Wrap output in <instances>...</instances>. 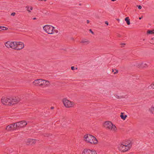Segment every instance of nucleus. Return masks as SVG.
Returning a JSON list of instances; mask_svg holds the SVG:
<instances>
[{"label":"nucleus","instance_id":"a878e982","mask_svg":"<svg viewBox=\"0 0 154 154\" xmlns=\"http://www.w3.org/2000/svg\"><path fill=\"white\" fill-rule=\"evenodd\" d=\"M137 6L139 9H141L142 8V7L140 5H137Z\"/></svg>","mask_w":154,"mask_h":154},{"label":"nucleus","instance_id":"dca6fc26","mask_svg":"<svg viewBox=\"0 0 154 154\" xmlns=\"http://www.w3.org/2000/svg\"><path fill=\"white\" fill-rule=\"evenodd\" d=\"M90 41L87 39L84 38L82 40L80 43L84 45H87L90 43Z\"/></svg>","mask_w":154,"mask_h":154},{"label":"nucleus","instance_id":"a19ab883","mask_svg":"<svg viewBox=\"0 0 154 154\" xmlns=\"http://www.w3.org/2000/svg\"><path fill=\"white\" fill-rule=\"evenodd\" d=\"M124 44V45H125V44Z\"/></svg>","mask_w":154,"mask_h":154},{"label":"nucleus","instance_id":"ea45409f","mask_svg":"<svg viewBox=\"0 0 154 154\" xmlns=\"http://www.w3.org/2000/svg\"><path fill=\"white\" fill-rule=\"evenodd\" d=\"M117 20H118V21H119V19H117Z\"/></svg>","mask_w":154,"mask_h":154},{"label":"nucleus","instance_id":"cd10ccee","mask_svg":"<svg viewBox=\"0 0 154 154\" xmlns=\"http://www.w3.org/2000/svg\"><path fill=\"white\" fill-rule=\"evenodd\" d=\"M71 69L72 70H74L75 69V67L73 66H72L71 67Z\"/></svg>","mask_w":154,"mask_h":154},{"label":"nucleus","instance_id":"a211bd4d","mask_svg":"<svg viewBox=\"0 0 154 154\" xmlns=\"http://www.w3.org/2000/svg\"><path fill=\"white\" fill-rule=\"evenodd\" d=\"M120 117L122 119H123V120H125L127 117V116L126 115H124L123 113L122 112L121 113Z\"/></svg>","mask_w":154,"mask_h":154},{"label":"nucleus","instance_id":"f3484780","mask_svg":"<svg viewBox=\"0 0 154 154\" xmlns=\"http://www.w3.org/2000/svg\"><path fill=\"white\" fill-rule=\"evenodd\" d=\"M149 111L150 113L154 114V105H152L149 108Z\"/></svg>","mask_w":154,"mask_h":154},{"label":"nucleus","instance_id":"4be33fe9","mask_svg":"<svg viewBox=\"0 0 154 154\" xmlns=\"http://www.w3.org/2000/svg\"><path fill=\"white\" fill-rule=\"evenodd\" d=\"M147 33L148 34H154V32L153 31V30H148L147 31Z\"/></svg>","mask_w":154,"mask_h":154},{"label":"nucleus","instance_id":"393cba45","mask_svg":"<svg viewBox=\"0 0 154 154\" xmlns=\"http://www.w3.org/2000/svg\"><path fill=\"white\" fill-rule=\"evenodd\" d=\"M2 28H3L2 30H7L8 29V28L6 27L3 26L2 27Z\"/></svg>","mask_w":154,"mask_h":154},{"label":"nucleus","instance_id":"f257e3e1","mask_svg":"<svg viewBox=\"0 0 154 154\" xmlns=\"http://www.w3.org/2000/svg\"><path fill=\"white\" fill-rule=\"evenodd\" d=\"M132 146V143L130 140H127L118 146L119 150L122 152H125L130 149Z\"/></svg>","mask_w":154,"mask_h":154},{"label":"nucleus","instance_id":"4c0bfd02","mask_svg":"<svg viewBox=\"0 0 154 154\" xmlns=\"http://www.w3.org/2000/svg\"><path fill=\"white\" fill-rule=\"evenodd\" d=\"M116 0H111V1H112V2H114V1H116Z\"/></svg>","mask_w":154,"mask_h":154},{"label":"nucleus","instance_id":"f03ea898","mask_svg":"<svg viewBox=\"0 0 154 154\" xmlns=\"http://www.w3.org/2000/svg\"><path fill=\"white\" fill-rule=\"evenodd\" d=\"M83 140L86 143L94 144H97L98 142L97 139L94 136L88 134L84 136Z\"/></svg>","mask_w":154,"mask_h":154},{"label":"nucleus","instance_id":"6ab92c4d","mask_svg":"<svg viewBox=\"0 0 154 154\" xmlns=\"http://www.w3.org/2000/svg\"><path fill=\"white\" fill-rule=\"evenodd\" d=\"M26 8H27V10L28 11L29 13H31V10H32L33 9V8L32 7H29V6H26Z\"/></svg>","mask_w":154,"mask_h":154},{"label":"nucleus","instance_id":"20e7f679","mask_svg":"<svg viewBox=\"0 0 154 154\" xmlns=\"http://www.w3.org/2000/svg\"><path fill=\"white\" fill-rule=\"evenodd\" d=\"M103 126L107 130L112 132H115L117 130L115 125L110 121L105 122L103 124Z\"/></svg>","mask_w":154,"mask_h":154},{"label":"nucleus","instance_id":"bb28decb","mask_svg":"<svg viewBox=\"0 0 154 154\" xmlns=\"http://www.w3.org/2000/svg\"><path fill=\"white\" fill-rule=\"evenodd\" d=\"M15 13L14 12H13L11 14V16H15Z\"/></svg>","mask_w":154,"mask_h":154},{"label":"nucleus","instance_id":"5701e85b","mask_svg":"<svg viewBox=\"0 0 154 154\" xmlns=\"http://www.w3.org/2000/svg\"><path fill=\"white\" fill-rule=\"evenodd\" d=\"M50 85V82L46 80L45 82V86H48Z\"/></svg>","mask_w":154,"mask_h":154},{"label":"nucleus","instance_id":"7ed1b4c3","mask_svg":"<svg viewBox=\"0 0 154 154\" xmlns=\"http://www.w3.org/2000/svg\"><path fill=\"white\" fill-rule=\"evenodd\" d=\"M43 29L45 31L49 34H53L55 33H57L58 31L55 28L52 26L46 25L43 27Z\"/></svg>","mask_w":154,"mask_h":154},{"label":"nucleus","instance_id":"c85d7f7f","mask_svg":"<svg viewBox=\"0 0 154 154\" xmlns=\"http://www.w3.org/2000/svg\"><path fill=\"white\" fill-rule=\"evenodd\" d=\"M89 31L91 32L93 34H94V32L92 31L91 29H89Z\"/></svg>","mask_w":154,"mask_h":154},{"label":"nucleus","instance_id":"423d86ee","mask_svg":"<svg viewBox=\"0 0 154 154\" xmlns=\"http://www.w3.org/2000/svg\"><path fill=\"white\" fill-rule=\"evenodd\" d=\"M17 42L8 41L5 43V45L8 48H11L16 50Z\"/></svg>","mask_w":154,"mask_h":154},{"label":"nucleus","instance_id":"ddd939ff","mask_svg":"<svg viewBox=\"0 0 154 154\" xmlns=\"http://www.w3.org/2000/svg\"><path fill=\"white\" fill-rule=\"evenodd\" d=\"M16 50H20L24 48V43L22 42H17Z\"/></svg>","mask_w":154,"mask_h":154},{"label":"nucleus","instance_id":"f8f14e48","mask_svg":"<svg viewBox=\"0 0 154 154\" xmlns=\"http://www.w3.org/2000/svg\"><path fill=\"white\" fill-rule=\"evenodd\" d=\"M42 79H38L35 80L33 84L35 86H42Z\"/></svg>","mask_w":154,"mask_h":154},{"label":"nucleus","instance_id":"aec40b11","mask_svg":"<svg viewBox=\"0 0 154 154\" xmlns=\"http://www.w3.org/2000/svg\"><path fill=\"white\" fill-rule=\"evenodd\" d=\"M125 20L126 21L127 24L129 25L130 24V20L129 19V17H127L125 19Z\"/></svg>","mask_w":154,"mask_h":154},{"label":"nucleus","instance_id":"72a5a7b5","mask_svg":"<svg viewBox=\"0 0 154 154\" xmlns=\"http://www.w3.org/2000/svg\"><path fill=\"white\" fill-rule=\"evenodd\" d=\"M87 23H89V21L88 20H87Z\"/></svg>","mask_w":154,"mask_h":154},{"label":"nucleus","instance_id":"58836bf2","mask_svg":"<svg viewBox=\"0 0 154 154\" xmlns=\"http://www.w3.org/2000/svg\"><path fill=\"white\" fill-rule=\"evenodd\" d=\"M51 109H53L54 108V107H51Z\"/></svg>","mask_w":154,"mask_h":154},{"label":"nucleus","instance_id":"9b49d317","mask_svg":"<svg viewBox=\"0 0 154 154\" xmlns=\"http://www.w3.org/2000/svg\"><path fill=\"white\" fill-rule=\"evenodd\" d=\"M5 129L8 131L17 130L15 123L7 126Z\"/></svg>","mask_w":154,"mask_h":154},{"label":"nucleus","instance_id":"79ce46f5","mask_svg":"<svg viewBox=\"0 0 154 154\" xmlns=\"http://www.w3.org/2000/svg\"><path fill=\"white\" fill-rule=\"evenodd\" d=\"M112 72H113V70L112 69Z\"/></svg>","mask_w":154,"mask_h":154},{"label":"nucleus","instance_id":"2f4dec72","mask_svg":"<svg viewBox=\"0 0 154 154\" xmlns=\"http://www.w3.org/2000/svg\"><path fill=\"white\" fill-rule=\"evenodd\" d=\"M49 135V134H45V137H48Z\"/></svg>","mask_w":154,"mask_h":154},{"label":"nucleus","instance_id":"e433bc0d","mask_svg":"<svg viewBox=\"0 0 154 154\" xmlns=\"http://www.w3.org/2000/svg\"><path fill=\"white\" fill-rule=\"evenodd\" d=\"M2 28V26H0V31H1V29Z\"/></svg>","mask_w":154,"mask_h":154},{"label":"nucleus","instance_id":"c756f323","mask_svg":"<svg viewBox=\"0 0 154 154\" xmlns=\"http://www.w3.org/2000/svg\"><path fill=\"white\" fill-rule=\"evenodd\" d=\"M105 23L107 25H108L109 24H108V23L107 21H106L105 22Z\"/></svg>","mask_w":154,"mask_h":154},{"label":"nucleus","instance_id":"c9c22d12","mask_svg":"<svg viewBox=\"0 0 154 154\" xmlns=\"http://www.w3.org/2000/svg\"><path fill=\"white\" fill-rule=\"evenodd\" d=\"M33 20H36V18H35V17H34V18H33Z\"/></svg>","mask_w":154,"mask_h":154},{"label":"nucleus","instance_id":"412c9836","mask_svg":"<svg viewBox=\"0 0 154 154\" xmlns=\"http://www.w3.org/2000/svg\"><path fill=\"white\" fill-rule=\"evenodd\" d=\"M148 88H149L151 89V88H152L153 89H154V82H153L150 85L148 86Z\"/></svg>","mask_w":154,"mask_h":154},{"label":"nucleus","instance_id":"9d476101","mask_svg":"<svg viewBox=\"0 0 154 154\" xmlns=\"http://www.w3.org/2000/svg\"><path fill=\"white\" fill-rule=\"evenodd\" d=\"M11 105H13L18 103L20 101V99L18 97H10Z\"/></svg>","mask_w":154,"mask_h":154},{"label":"nucleus","instance_id":"473e14b6","mask_svg":"<svg viewBox=\"0 0 154 154\" xmlns=\"http://www.w3.org/2000/svg\"><path fill=\"white\" fill-rule=\"evenodd\" d=\"M118 70H116V72H114V74H116L118 72Z\"/></svg>","mask_w":154,"mask_h":154},{"label":"nucleus","instance_id":"0eeeda50","mask_svg":"<svg viewBox=\"0 0 154 154\" xmlns=\"http://www.w3.org/2000/svg\"><path fill=\"white\" fill-rule=\"evenodd\" d=\"M1 101L2 103L4 105H11L10 97V98L2 97L1 100Z\"/></svg>","mask_w":154,"mask_h":154},{"label":"nucleus","instance_id":"f704fd0d","mask_svg":"<svg viewBox=\"0 0 154 154\" xmlns=\"http://www.w3.org/2000/svg\"><path fill=\"white\" fill-rule=\"evenodd\" d=\"M142 17H143L142 16L141 17H139V19L140 20V19H141V18H142Z\"/></svg>","mask_w":154,"mask_h":154},{"label":"nucleus","instance_id":"4468645a","mask_svg":"<svg viewBox=\"0 0 154 154\" xmlns=\"http://www.w3.org/2000/svg\"><path fill=\"white\" fill-rule=\"evenodd\" d=\"M36 141L37 140L34 139H29L27 140L26 143L27 145H33L36 143Z\"/></svg>","mask_w":154,"mask_h":154},{"label":"nucleus","instance_id":"7c9ffc66","mask_svg":"<svg viewBox=\"0 0 154 154\" xmlns=\"http://www.w3.org/2000/svg\"><path fill=\"white\" fill-rule=\"evenodd\" d=\"M115 96L117 98H119V96H118L117 95H115Z\"/></svg>","mask_w":154,"mask_h":154},{"label":"nucleus","instance_id":"1a4fd4ad","mask_svg":"<svg viewBox=\"0 0 154 154\" xmlns=\"http://www.w3.org/2000/svg\"><path fill=\"white\" fill-rule=\"evenodd\" d=\"M82 154H97V153L94 150L85 149L82 151Z\"/></svg>","mask_w":154,"mask_h":154},{"label":"nucleus","instance_id":"6e6552de","mask_svg":"<svg viewBox=\"0 0 154 154\" xmlns=\"http://www.w3.org/2000/svg\"><path fill=\"white\" fill-rule=\"evenodd\" d=\"M17 129L25 127L27 123L25 121H22L15 123Z\"/></svg>","mask_w":154,"mask_h":154},{"label":"nucleus","instance_id":"39448f33","mask_svg":"<svg viewBox=\"0 0 154 154\" xmlns=\"http://www.w3.org/2000/svg\"><path fill=\"white\" fill-rule=\"evenodd\" d=\"M64 106L66 108H72L74 107L75 104L74 102L71 101L66 98H64L62 100Z\"/></svg>","mask_w":154,"mask_h":154},{"label":"nucleus","instance_id":"37998d69","mask_svg":"<svg viewBox=\"0 0 154 154\" xmlns=\"http://www.w3.org/2000/svg\"><path fill=\"white\" fill-rule=\"evenodd\" d=\"M45 1L46 0H44Z\"/></svg>","mask_w":154,"mask_h":154},{"label":"nucleus","instance_id":"2eb2a0df","mask_svg":"<svg viewBox=\"0 0 154 154\" xmlns=\"http://www.w3.org/2000/svg\"><path fill=\"white\" fill-rule=\"evenodd\" d=\"M137 66L139 68H146L148 67V65L147 63H146L145 62H142L139 63Z\"/></svg>","mask_w":154,"mask_h":154},{"label":"nucleus","instance_id":"b1692460","mask_svg":"<svg viewBox=\"0 0 154 154\" xmlns=\"http://www.w3.org/2000/svg\"><path fill=\"white\" fill-rule=\"evenodd\" d=\"M46 81V80H43V79H42V86L43 85H44L45 86Z\"/></svg>","mask_w":154,"mask_h":154}]
</instances>
